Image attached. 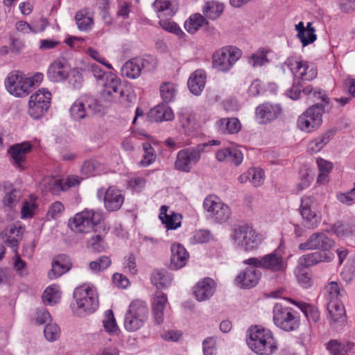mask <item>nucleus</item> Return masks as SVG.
Instances as JSON below:
<instances>
[{
    "label": "nucleus",
    "instance_id": "338daca9",
    "mask_svg": "<svg viewBox=\"0 0 355 355\" xmlns=\"http://www.w3.org/2000/svg\"><path fill=\"white\" fill-rule=\"evenodd\" d=\"M60 334V328L55 324H48L44 329V336L50 342L56 340L59 338Z\"/></svg>",
    "mask_w": 355,
    "mask_h": 355
},
{
    "label": "nucleus",
    "instance_id": "f03ea898",
    "mask_svg": "<svg viewBox=\"0 0 355 355\" xmlns=\"http://www.w3.org/2000/svg\"><path fill=\"white\" fill-rule=\"evenodd\" d=\"M234 247L241 251L252 252L259 248L263 241V236L248 225L235 227L230 235Z\"/></svg>",
    "mask_w": 355,
    "mask_h": 355
},
{
    "label": "nucleus",
    "instance_id": "20e7f679",
    "mask_svg": "<svg viewBox=\"0 0 355 355\" xmlns=\"http://www.w3.org/2000/svg\"><path fill=\"white\" fill-rule=\"evenodd\" d=\"M287 96L293 100L305 97L308 103L321 105L323 110H325L329 103V98L326 92L319 88L314 89L312 85L302 87L300 83H294L292 87L287 91Z\"/></svg>",
    "mask_w": 355,
    "mask_h": 355
},
{
    "label": "nucleus",
    "instance_id": "37998d69",
    "mask_svg": "<svg viewBox=\"0 0 355 355\" xmlns=\"http://www.w3.org/2000/svg\"><path fill=\"white\" fill-rule=\"evenodd\" d=\"M37 200V196L35 194H31L28 198L24 200L21 209V218L23 219L31 218L34 216L38 207Z\"/></svg>",
    "mask_w": 355,
    "mask_h": 355
},
{
    "label": "nucleus",
    "instance_id": "aec40b11",
    "mask_svg": "<svg viewBox=\"0 0 355 355\" xmlns=\"http://www.w3.org/2000/svg\"><path fill=\"white\" fill-rule=\"evenodd\" d=\"M313 199L310 196H303L301 198L300 213L302 217L303 225L308 229H314L320 223V216L312 209Z\"/></svg>",
    "mask_w": 355,
    "mask_h": 355
},
{
    "label": "nucleus",
    "instance_id": "412c9836",
    "mask_svg": "<svg viewBox=\"0 0 355 355\" xmlns=\"http://www.w3.org/2000/svg\"><path fill=\"white\" fill-rule=\"evenodd\" d=\"M334 245V241L325 234L317 232L313 234L309 239L298 246L300 250H322L328 251Z\"/></svg>",
    "mask_w": 355,
    "mask_h": 355
},
{
    "label": "nucleus",
    "instance_id": "dca6fc26",
    "mask_svg": "<svg viewBox=\"0 0 355 355\" xmlns=\"http://www.w3.org/2000/svg\"><path fill=\"white\" fill-rule=\"evenodd\" d=\"M205 209L218 223L226 222L230 217V208L216 196H209L203 202Z\"/></svg>",
    "mask_w": 355,
    "mask_h": 355
},
{
    "label": "nucleus",
    "instance_id": "1a4fd4ad",
    "mask_svg": "<svg viewBox=\"0 0 355 355\" xmlns=\"http://www.w3.org/2000/svg\"><path fill=\"white\" fill-rule=\"evenodd\" d=\"M242 54V51L234 46L220 48L213 54V66L219 71H228L241 58Z\"/></svg>",
    "mask_w": 355,
    "mask_h": 355
},
{
    "label": "nucleus",
    "instance_id": "13d9d810",
    "mask_svg": "<svg viewBox=\"0 0 355 355\" xmlns=\"http://www.w3.org/2000/svg\"><path fill=\"white\" fill-rule=\"evenodd\" d=\"M64 210V205L60 201H55L49 205L46 217L48 220L58 219L63 215Z\"/></svg>",
    "mask_w": 355,
    "mask_h": 355
},
{
    "label": "nucleus",
    "instance_id": "58836bf2",
    "mask_svg": "<svg viewBox=\"0 0 355 355\" xmlns=\"http://www.w3.org/2000/svg\"><path fill=\"white\" fill-rule=\"evenodd\" d=\"M216 127L222 133L235 134L240 131L241 124L237 118H223L216 122Z\"/></svg>",
    "mask_w": 355,
    "mask_h": 355
},
{
    "label": "nucleus",
    "instance_id": "ea45409f",
    "mask_svg": "<svg viewBox=\"0 0 355 355\" xmlns=\"http://www.w3.org/2000/svg\"><path fill=\"white\" fill-rule=\"evenodd\" d=\"M152 144L157 145L158 144V141L155 139H152V143L147 141L142 144L144 155L141 160L139 162V166L148 167L155 162L157 155L155 150L152 146Z\"/></svg>",
    "mask_w": 355,
    "mask_h": 355
},
{
    "label": "nucleus",
    "instance_id": "ddd939ff",
    "mask_svg": "<svg viewBox=\"0 0 355 355\" xmlns=\"http://www.w3.org/2000/svg\"><path fill=\"white\" fill-rule=\"evenodd\" d=\"M323 110L321 105H313L304 112L297 119L299 129L306 132H311L321 125Z\"/></svg>",
    "mask_w": 355,
    "mask_h": 355
},
{
    "label": "nucleus",
    "instance_id": "de8ad7c7",
    "mask_svg": "<svg viewBox=\"0 0 355 355\" xmlns=\"http://www.w3.org/2000/svg\"><path fill=\"white\" fill-rule=\"evenodd\" d=\"M354 346L353 343H342L336 340H331L327 345V349L333 355H349Z\"/></svg>",
    "mask_w": 355,
    "mask_h": 355
},
{
    "label": "nucleus",
    "instance_id": "393cba45",
    "mask_svg": "<svg viewBox=\"0 0 355 355\" xmlns=\"http://www.w3.org/2000/svg\"><path fill=\"white\" fill-rule=\"evenodd\" d=\"M71 69L70 65L64 59H58L49 66L47 76L53 82H62L67 80Z\"/></svg>",
    "mask_w": 355,
    "mask_h": 355
},
{
    "label": "nucleus",
    "instance_id": "774afa93",
    "mask_svg": "<svg viewBox=\"0 0 355 355\" xmlns=\"http://www.w3.org/2000/svg\"><path fill=\"white\" fill-rule=\"evenodd\" d=\"M81 171L87 177L96 175L99 173L98 164L94 160L85 161L83 164Z\"/></svg>",
    "mask_w": 355,
    "mask_h": 355
},
{
    "label": "nucleus",
    "instance_id": "b1692460",
    "mask_svg": "<svg viewBox=\"0 0 355 355\" xmlns=\"http://www.w3.org/2000/svg\"><path fill=\"white\" fill-rule=\"evenodd\" d=\"M282 112L279 104L264 103L256 107L255 114L259 123H267L277 119Z\"/></svg>",
    "mask_w": 355,
    "mask_h": 355
},
{
    "label": "nucleus",
    "instance_id": "39448f33",
    "mask_svg": "<svg viewBox=\"0 0 355 355\" xmlns=\"http://www.w3.org/2000/svg\"><path fill=\"white\" fill-rule=\"evenodd\" d=\"M272 320L276 327L288 332L295 331L300 324L299 313L291 307L279 303L273 306Z\"/></svg>",
    "mask_w": 355,
    "mask_h": 355
},
{
    "label": "nucleus",
    "instance_id": "69168bd1",
    "mask_svg": "<svg viewBox=\"0 0 355 355\" xmlns=\"http://www.w3.org/2000/svg\"><path fill=\"white\" fill-rule=\"evenodd\" d=\"M336 199L342 204L350 206L355 203V183L353 188L349 191L339 193L336 195Z\"/></svg>",
    "mask_w": 355,
    "mask_h": 355
},
{
    "label": "nucleus",
    "instance_id": "680f3d73",
    "mask_svg": "<svg viewBox=\"0 0 355 355\" xmlns=\"http://www.w3.org/2000/svg\"><path fill=\"white\" fill-rule=\"evenodd\" d=\"M250 182L254 187L261 186L264 181V171L260 168H251L248 170Z\"/></svg>",
    "mask_w": 355,
    "mask_h": 355
},
{
    "label": "nucleus",
    "instance_id": "603ef678",
    "mask_svg": "<svg viewBox=\"0 0 355 355\" xmlns=\"http://www.w3.org/2000/svg\"><path fill=\"white\" fill-rule=\"evenodd\" d=\"M329 314L334 322L344 319L345 310L340 300L332 301L327 304Z\"/></svg>",
    "mask_w": 355,
    "mask_h": 355
},
{
    "label": "nucleus",
    "instance_id": "e2e57ef3",
    "mask_svg": "<svg viewBox=\"0 0 355 355\" xmlns=\"http://www.w3.org/2000/svg\"><path fill=\"white\" fill-rule=\"evenodd\" d=\"M87 246L96 252H103L107 248L103 238L100 235L92 236L87 242Z\"/></svg>",
    "mask_w": 355,
    "mask_h": 355
},
{
    "label": "nucleus",
    "instance_id": "c756f323",
    "mask_svg": "<svg viewBox=\"0 0 355 355\" xmlns=\"http://www.w3.org/2000/svg\"><path fill=\"white\" fill-rule=\"evenodd\" d=\"M153 8L159 19L164 16L171 17L178 11V3L177 0H155Z\"/></svg>",
    "mask_w": 355,
    "mask_h": 355
},
{
    "label": "nucleus",
    "instance_id": "bf43d9fd",
    "mask_svg": "<svg viewBox=\"0 0 355 355\" xmlns=\"http://www.w3.org/2000/svg\"><path fill=\"white\" fill-rule=\"evenodd\" d=\"M103 324L105 331L110 334L116 333L119 329L112 310H107L105 312Z\"/></svg>",
    "mask_w": 355,
    "mask_h": 355
},
{
    "label": "nucleus",
    "instance_id": "2f4dec72",
    "mask_svg": "<svg viewBox=\"0 0 355 355\" xmlns=\"http://www.w3.org/2000/svg\"><path fill=\"white\" fill-rule=\"evenodd\" d=\"M216 157L219 162H230L236 166L241 164L243 155L241 151L236 147H227L218 150L216 153Z\"/></svg>",
    "mask_w": 355,
    "mask_h": 355
},
{
    "label": "nucleus",
    "instance_id": "5701e85b",
    "mask_svg": "<svg viewBox=\"0 0 355 355\" xmlns=\"http://www.w3.org/2000/svg\"><path fill=\"white\" fill-rule=\"evenodd\" d=\"M257 268L250 266L241 271L236 276L235 284L242 288H250L255 286L261 277V272Z\"/></svg>",
    "mask_w": 355,
    "mask_h": 355
},
{
    "label": "nucleus",
    "instance_id": "79ce46f5",
    "mask_svg": "<svg viewBox=\"0 0 355 355\" xmlns=\"http://www.w3.org/2000/svg\"><path fill=\"white\" fill-rule=\"evenodd\" d=\"M225 6L218 1H210L205 3L202 12L209 19L214 20L219 17L224 10Z\"/></svg>",
    "mask_w": 355,
    "mask_h": 355
},
{
    "label": "nucleus",
    "instance_id": "5fc2aeb1",
    "mask_svg": "<svg viewBox=\"0 0 355 355\" xmlns=\"http://www.w3.org/2000/svg\"><path fill=\"white\" fill-rule=\"evenodd\" d=\"M316 162L320 171L317 182L320 184H326L328 182L329 173L333 168L332 163L320 157L317 159Z\"/></svg>",
    "mask_w": 355,
    "mask_h": 355
},
{
    "label": "nucleus",
    "instance_id": "c85d7f7f",
    "mask_svg": "<svg viewBox=\"0 0 355 355\" xmlns=\"http://www.w3.org/2000/svg\"><path fill=\"white\" fill-rule=\"evenodd\" d=\"M167 304L166 294L162 291H157L152 302L153 317L157 324H160L164 322V311Z\"/></svg>",
    "mask_w": 355,
    "mask_h": 355
},
{
    "label": "nucleus",
    "instance_id": "e433bc0d",
    "mask_svg": "<svg viewBox=\"0 0 355 355\" xmlns=\"http://www.w3.org/2000/svg\"><path fill=\"white\" fill-rule=\"evenodd\" d=\"M76 24L80 31L87 32L94 26V18L92 12L88 8H83L75 15Z\"/></svg>",
    "mask_w": 355,
    "mask_h": 355
},
{
    "label": "nucleus",
    "instance_id": "f257e3e1",
    "mask_svg": "<svg viewBox=\"0 0 355 355\" xmlns=\"http://www.w3.org/2000/svg\"><path fill=\"white\" fill-rule=\"evenodd\" d=\"M247 344L259 355H272L277 349L272 333L261 326H251L247 331Z\"/></svg>",
    "mask_w": 355,
    "mask_h": 355
},
{
    "label": "nucleus",
    "instance_id": "4d7b16f0",
    "mask_svg": "<svg viewBox=\"0 0 355 355\" xmlns=\"http://www.w3.org/2000/svg\"><path fill=\"white\" fill-rule=\"evenodd\" d=\"M159 90L161 97L165 103L173 101L178 92L176 85L172 83H164L161 85Z\"/></svg>",
    "mask_w": 355,
    "mask_h": 355
},
{
    "label": "nucleus",
    "instance_id": "09e8293b",
    "mask_svg": "<svg viewBox=\"0 0 355 355\" xmlns=\"http://www.w3.org/2000/svg\"><path fill=\"white\" fill-rule=\"evenodd\" d=\"M331 135L330 132H327L311 140L307 146L308 152L312 154L320 152L329 142Z\"/></svg>",
    "mask_w": 355,
    "mask_h": 355
},
{
    "label": "nucleus",
    "instance_id": "f8f14e48",
    "mask_svg": "<svg viewBox=\"0 0 355 355\" xmlns=\"http://www.w3.org/2000/svg\"><path fill=\"white\" fill-rule=\"evenodd\" d=\"M203 146L187 148L180 150L176 156L174 167L176 170L189 173L201 158Z\"/></svg>",
    "mask_w": 355,
    "mask_h": 355
},
{
    "label": "nucleus",
    "instance_id": "c9c22d12",
    "mask_svg": "<svg viewBox=\"0 0 355 355\" xmlns=\"http://www.w3.org/2000/svg\"><path fill=\"white\" fill-rule=\"evenodd\" d=\"M148 117L150 121L156 122L167 121L174 119V114L169 106L161 104L151 109L148 114Z\"/></svg>",
    "mask_w": 355,
    "mask_h": 355
},
{
    "label": "nucleus",
    "instance_id": "9b49d317",
    "mask_svg": "<svg viewBox=\"0 0 355 355\" xmlns=\"http://www.w3.org/2000/svg\"><path fill=\"white\" fill-rule=\"evenodd\" d=\"M7 91L15 97H24L29 94L31 89V80L24 73L12 71L5 80Z\"/></svg>",
    "mask_w": 355,
    "mask_h": 355
},
{
    "label": "nucleus",
    "instance_id": "8fccbe9b",
    "mask_svg": "<svg viewBox=\"0 0 355 355\" xmlns=\"http://www.w3.org/2000/svg\"><path fill=\"white\" fill-rule=\"evenodd\" d=\"M204 24H207L205 18L200 13H196L190 16V17L184 22V28L191 34L196 33L200 27Z\"/></svg>",
    "mask_w": 355,
    "mask_h": 355
},
{
    "label": "nucleus",
    "instance_id": "9d476101",
    "mask_svg": "<svg viewBox=\"0 0 355 355\" xmlns=\"http://www.w3.org/2000/svg\"><path fill=\"white\" fill-rule=\"evenodd\" d=\"M101 95L103 101L108 103H123L128 96L121 79L114 73L106 75Z\"/></svg>",
    "mask_w": 355,
    "mask_h": 355
},
{
    "label": "nucleus",
    "instance_id": "052dcab7",
    "mask_svg": "<svg viewBox=\"0 0 355 355\" xmlns=\"http://www.w3.org/2000/svg\"><path fill=\"white\" fill-rule=\"evenodd\" d=\"M111 259L107 256H101L96 261L89 263V268L92 272H98L107 269L111 265Z\"/></svg>",
    "mask_w": 355,
    "mask_h": 355
},
{
    "label": "nucleus",
    "instance_id": "72a5a7b5",
    "mask_svg": "<svg viewBox=\"0 0 355 355\" xmlns=\"http://www.w3.org/2000/svg\"><path fill=\"white\" fill-rule=\"evenodd\" d=\"M295 30L297 31V37L303 46L314 42L317 39L315 29L311 22H308L305 27L304 23L300 21L295 25Z\"/></svg>",
    "mask_w": 355,
    "mask_h": 355
},
{
    "label": "nucleus",
    "instance_id": "f704fd0d",
    "mask_svg": "<svg viewBox=\"0 0 355 355\" xmlns=\"http://www.w3.org/2000/svg\"><path fill=\"white\" fill-rule=\"evenodd\" d=\"M52 268L49 272L50 279H56L70 269L71 263L68 257L64 254L56 256L51 263Z\"/></svg>",
    "mask_w": 355,
    "mask_h": 355
},
{
    "label": "nucleus",
    "instance_id": "3c124183",
    "mask_svg": "<svg viewBox=\"0 0 355 355\" xmlns=\"http://www.w3.org/2000/svg\"><path fill=\"white\" fill-rule=\"evenodd\" d=\"M61 297L59 286L53 284L48 286L42 294V300L46 305L53 306L57 304Z\"/></svg>",
    "mask_w": 355,
    "mask_h": 355
},
{
    "label": "nucleus",
    "instance_id": "cd10ccee",
    "mask_svg": "<svg viewBox=\"0 0 355 355\" xmlns=\"http://www.w3.org/2000/svg\"><path fill=\"white\" fill-rule=\"evenodd\" d=\"M21 236V226L18 223L8 225L1 234L3 241L13 252H17Z\"/></svg>",
    "mask_w": 355,
    "mask_h": 355
},
{
    "label": "nucleus",
    "instance_id": "0eeeda50",
    "mask_svg": "<svg viewBox=\"0 0 355 355\" xmlns=\"http://www.w3.org/2000/svg\"><path fill=\"white\" fill-rule=\"evenodd\" d=\"M282 69L284 71L288 69L293 75L295 80L311 81L318 74L317 68L313 64L295 56L287 58L282 63Z\"/></svg>",
    "mask_w": 355,
    "mask_h": 355
},
{
    "label": "nucleus",
    "instance_id": "a19ab883",
    "mask_svg": "<svg viewBox=\"0 0 355 355\" xmlns=\"http://www.w3.org/2000/svg\"><path fill=\"white\" fill-rule=\"evenodd\" d=\"M269 53V49L263 47L259 48L248 57V63L254 68L266 66L269 63L268 58Z\"/></svg>",
    "mask_w": 355,
    "mask_h": 355
},
{
    "label": "nucleus",
    "instance_id": "a18cd8bd",
    "mask_svg": "<svg viewBox=\"0 0 355 355\" xmlns=\"http://www.w3.org/2000/svg\"><path fill=\"white\" fill-rule=\"evenodd\" d=\"M289 301L293 304L297 306L309 321L311 320L313 322H317L319 320L320 313L315 306L305 302H297L291 299H289Z\"/></svg>",
    "mask_w": 355,
    "mask_h": 355
},
{
    "label": "nucleus",
    "instance_id": "0e129e2a",
    "mask_svg": "<svg viewBox=\"0 0 355 355\" xmlns=\"http://www.w3.org/2000/svg\"><path fill=\"white\" fill-rule=\"evenodd\" d=\"M302 268L298 266L295 270V275L299 284L304 288H309L311 285V279L309 273Z\"/></svg>",
    "mask_w": 355,
    "mask_h": 355
},
{
    "label": "nucleus",
    "instance_id": "7c9ffc66",
    "mask_svg": "<svg viewBox=\"0 0 355 355\" xmlns=\"http://www.w3.org/2000/svg\"><path fill=\"white\" fill-rule=\"evenodd\" d=\"M206 81V72L202 69H197L191 74L187 81V85L192 94L198 96L204 89Z\"/></svg>",
    "mask_w": 355,
    "mask_h": 355
},
{
    "label": "nucleus",
    "instance_id": "6ab92c4d",
    "mask_svg": "<svg viewBox=\"0 0 355 355\" xmlns=\"http://www.w3.org/2000/svg\"><path fill=\"white\" fill-rule=\"evenodd\" d=\"M97 196L98 198L103 196L104 207L108 211L119 210L125 200L122 191L114 186L110 187L106 190L104 188L99 189L97 191Z\"/></svg>",
    "mask_w": 355,
    "mask_h": 355
},
{
    "label": "nucleus",
    "instance_id": "f3484780",
    "mask_svg": "<svg viewBox=\"0 0 355 355\" xmlns=\"http://www.w3.org/2000/svg\"><path fill=\"white\" fill-rule=\"evenodd\" d=\"M155 68V62L153 58H137L127 61L121 67L123 76L136 79L141 73V71H150Z\"/></svg>",
    "mask_w": 355,
    "mask_h": 355
},
{
    "label": "nucleus",
    "instance_id": "6e6d98bb",
    "mask_svg": "<svg viewBox=\"0 0 355 355\" xmlns=\"http://www.w3.org/2000/svg\"><path fill=\"white\" fill-rule=\"evenodd\" d=\"M45 189L54 195H58L60 191H64L69 189V187H66V184L60 179L54 178H47L44 180Z\"/></svg>",
    "mask_w": 355,
    "mask_h": 355
},
{
    "label": "nucleus",
    "instance_id": "49530a36",
    "mask_svg": "<svg viewBox=\"0 0 355 355\" xmlns=\"http://www.w3.org/2000/svg\"><path fill=\"white\" fill-rule=\"evenodd\" d=\"M172 282V277L165 270H155L152 272L151 282L159 288L168 287Z\"/></svg>",
    "mask_w": 355,
    "mask_h": 355
},
{
    "label": "nucleus",
    "instance_id": "c03bdc74",
    "mask_svg": "<svg viewBox=\"0 0 355 355\" xmlns=\"http://www.w3.org/2000/svg\"><path fill=\"white\" fill-rule=\"evenodd\" d=\"M178 121L185 134H189L195 128V116L189 110L183 109L178 114Z\"/></svg>",
    "mask_w": 355,
    "mask_h": 355
},
{
    "label": "nucleus",
    "instance_id": "473e14b6",
    "mask_svg": "<svg viewBox=\"0 0 355 355\" xmlns=\"http://www.w3.org/2000/svg\"><path fill=\"white\" fill-rule=\"evenodd\" d=\"M334 258V254L332 252H315L313 253L303 255L299 259V266L302 268H308L309 266L315 265L321 261L329 262Z\"/></svg>",
    "mask_w": 355,
    "mask_h": 355
},
{
    "label": "nucleus",
    "instance_id": "4c0bfd02",
    "mask_svg": "<svg viewBox=\"0 0 355 355\" xmlns=\"http://www.w3.org/2000/svg\"><path fill=\"white\" fill-rule=\"evenodd\" d=\"M168 207L162 205L159 215L162 223L165 225L167 230H176L181 226L182 216L174 212L167 214Z\"/></svg>",
    "mask_w": 355,
    "mask_h": 355
},
{
    "label": "nucleus",
    "instance_id": "bb28decb",
    "mask_svg": "<svg viewBox=\"0 0 355 355\" xmlns=\"http://www.w3.org/2000/svg\"><path fill=\"white\" fill-rule=\"evenodd\" d=\"M216 290L215 282L209 278L205 277L193 287V293L200 302L205 301L211 297Z\"/></svg>",
    "mask_w": 355,
    "mask_h": 355
},
{
    "label": "nucleus",
    "instance_id": "6e6552de",
    "mask_svg": "<svg viewBox=\"0 0 355 355\" xmlns=\"http://www.w3.org/2000/svg\"><path fill=\"white\" fill-rule=\"evenodd\" d=\"M103 220V211L85 209L69 220L70 228L76 232L87 233Z\"/></svg>",
    "mask_w": 355,
    "mask_h": 355
},
{
    "label": "nucleus",
    "instance_id": "a878e982",
    "mask_svg": "<svg viewBox=\"0 0 355 355\" xmlns=\"http://www.w3.org/2000/svg\"><path fill=\"white\" fill-rule=\"evenodd\" d=\"M170 268L178 270L184 267L189 259V255L185 248L180 243H173L171 246Z\"/></svg>",
    "mask_w": 355,
    "mask_h": 355
},
{
    "label": "nucleus",
    "instance_id": "4be33fe9",
    "mask_svg": "<svg viewBox=\"0 0 355 355\" xmlns=\"http://www.w3.org/2000/svg\"><path fill=\"white\" fill-rule=\"evenodd\" d=\"M32 149L30 142H22L10 146L8 150L10 155V161L16 168L24 170L26 161V155Z\"/></svg>",
    "mask_w": 355,
    "mask_h": 355
},
{
    "label": "nucleus",
    "instance_id": "7ed1b4c3",
    "mask_svg": "<svg viewBox=\"0 0 355 355\" xmlns=\"http://www.w3.org/2000/svg\"><path fill=\"white\" fill-rule=\"evenodd\" d=\"M76 306L73 312L76 315L83 317L96 311L98 307V297L94 287L83 285L77 287L73 291Z\"/></svg>",
    "mask_w": 355,
    "mask_h": 355
},
{
    "label": "nucleus",
    "instance_id": "864d4df0",
    "mask_svg": "<svg viewBox=\"0 0 355 355\" xmlns=\"http://www.w3.org/2000/svg\"><path fill=\"white\" fill-rule=\"evenodd\" d=\"M324 297L327 304L332 301L340 300V297L343 295V291L340 289L338 282L332 281L324 287Z\"/></svg>",
    "mask_w": 355,
    "mask_h": 355
},
{
    "label": "nucleus",
    "instance_id": "4468645a",
    "mask_svg": "<svg viewBox=\"0 0 355 355\" xmlns=\"http://www.w3.org/2000/svg\"><path fill=\"white\" fill-rule=\"evenodd\" d=\"M51 99V92L44 88L38 89L33 94L28 102V114L38 119L48 111Z\"/></svg>",
    "mask_w": 355,
    "mask_h": 355
},
{
    "label": "nucleus",
    "instance_id": "2eb2a0df",
    "mask_svg": "<svg viewBox=\"0 0 355 355\" xmlns=\"http://www.w3.org/2000/svg\"><path fill=\"white\" fill-rule=\"evenodd\" d=\"M243 263L269 270L272 272H282L286 268V263L282 255L276 252L260 257H250L243 261Z\"/></svg>",
    "mask_w": 355,
    "mask_h": 355
},
{
    "label": "nucleus",
    "instance_id": "a211bd4d",
    "mask_svg": "<svg viewBox=\"0 0 355 355\" xmlns=\"http://www.w3.org/2000/svg\"><path fill=\"white\" fill-rule=\"evenodd\" d=\"M98 106V102L94 97L83 96L72 104L70 114L74 120L79 121L96 112Z\"/></svg>",
    "mask_w": 355,
    "mask_h": 355
},
{
    "label": "nucleus",
    "instance_id": "423d86ee",
    "mask_svg": "<svg viewBox=\"0 0 355 355\" xmlns=\"http://www.w3.org/2000/svg\"><path fill=\"white\" fill-rule=\"evenodd\" d=\"M148 318V308L146 302L135 300L129 305L125 315L124 327L128 331H135L141 328Z\"/></svg>",
    "mask_w": 355,
    "mask_h": 355
}]
</instances>
